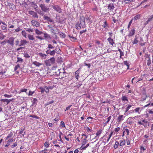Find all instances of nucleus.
I'll use <instances>...</instances> for the list:
<instances>
[{
	"instance_id": "32",
	"label": "nucleus",
	"mask_w": 153,
	"mask_h": 153,
	"mask_svg": "<svg viewBox=\"0 0 153 153\" xmlns=\"http://www.w3.org/2000/svg\"><path fill=\"white\" fill-rule=\"evenodd\" d=\"M102 26L105 29H107V27H108L106 21H105L104 22V24Z\"/></svg>"
},
{
	"instance_id": "8",
	"label": "nucleus",
	"mask_w": 153,
	"mask_h": 153,
	"mask_svg": "<svg viewBox=\"0 0 153 153\" xmlns=\"http://www.w3.org/2000/svg\"><path fill=\"white\" fill-rule=\"evenodd\" d=\"M28 42L26 40H22L20 42L19 46H24Z\"/></svg>"
},
{
	"instance_id": "51",
	"label": "nucleus",
	"mask_w": 153,
	"mask_h": 153,
	"mask_svg": "<svg viewBox=\"0 0 153 153\" xmlns=\"http://www.w3.org/2000/svg\"><path fill=\"white\" fill-rule=\"evenodd\" d=\"M49 144L47 142H46L45 143V144H44L45 146L47 148H48L49 147Z\"/></svg>"
},
{
	"instance_id": "15",
	"label": "nucleus",
	"mask_w": 153,
	"mask_h": 153,
	"mask_svg": "<svg viewBox=\"0 0 153 153\" xmlns=\"http://www.w3.org/2000/svg\"><path fill=\"white\" fill-rule=\"evenodd\" d=\"M107 40L110 45H111L112 46L113 45L114 42L112 39H111V37H109L108 39Z\"/></svg>"
},
{
	"instance_id": "45",
	"label": "nucleus",
	"mask_w": 153,
	"mask_h": 153,
	"mask_svg": "<svg viewBox=\"0 0 153 153\" xmlns=\"http://www.w3.org/2000/svg\"><path fill=\"white\" fill-rule=\"evenodd\" d=\"M124 64L127 67V69H128L129 68V65L128 62L127 61H125L124 62Z\"/></svg>"
},
{
	"instance_id": "52",
	"label": "nucleus",
	"mask_w": 153,
	"mask_h": 153,
	"mask_svg": "<svg viewBox=\"0 0 153 153\" xmlns=\"http://www.w3.org/2000/svg\"><path fill=\"white\" fill-rule=\"evenodd\" d=\"M68 36L70 38H71V39H75V40H76V37L73 36L72 35H68Z\"/></svg>"
},
{
	"instance_id": "62",
	"label": "nucleus",
	"mask_w": 153,
	"mask_h": 153,
	"mask_svg": "<svg viewBox=\"0 0 153 153\" xmlns=\"http://www.w3.org/2000/svg\"><path fill=\"white\" fill-rule=\"evenodd\" d=\"M18 143H17L16 142L15 143H14L13 145H11L10 146L12 148H14L17 145Z\"/></svg>"
},
{
	"instance_id": "34",
	"label": "nucleus",
	"mask_w": 153,
	"mask_h": 153,
	"mask_svg": "<svg viewBox=\"0 0 153 153\" xmlns=\"http://www.w3.org/2000/svg\"><path fill=\"white\" fill-rule=\"evenodd\" d=\"M59 35L60 37L62 38H65L66 36L65 34L64 33L62 32H61L59 34Z\"/></svg>"
},
{
	"instance_id": "28",
	"label": "nucleus",
	"mask_w": 153,
	"mask_h": 153,
	"mask_svg": "<svg viewBox=\"0 0 153 153\" xmlns=\"http://www.w3.org/2000/svg\"><path fill=\"white\" fill-rule=\"evenodd\" d=\"M87 141V140L86 139L83 138L82 140V145H85V144L86 143Z\"/></svg>"
},
{
	"instance_id": "35",
	"label": "nucleus",
	"mask_w": 153,
	"mask_h": 153,
	"mask_svg": "<svg viewBox=\"0 0 153 153\" xmlns=\"http://www.w3.org/2000/svg\"><path fill=\"white\" fill-rule=\"evenodd\" d=\"M39 89L40 90V91L42 93H44L45 91V88L44 86L43 88L40 87Z\"/></svg>"
},
{
	"instance_id": "39",
	"label": "nucleus",
	"mask_w": 153,
	"mask_h": 153,
	"mask_svg": "<svg viewBox=\"0 0 153 153\" xmlns=\"http://www.w3.org/2000/svg\"><path fill=\"white\" fill-rule=\"evenodd\" d=\"M5 37V36L0 32V40L3 39Z\"/></svg>"
},
{
	"instance_id": "29",
	"label": "nucleus",
	"mask_w": 153,
	"mask_h": 153,
	"mask_svg": "<svg viewBox=\"0 0 153 153\" xmlns=\"http://www.w3.org/2000/svg\"><path fill=\"white\" fill-rule=\"evenodd\" d=\"M48 27L50 29V31L51 32L54 34H56V33L55 32V30L53 29L52 27L51 26H48Z\"/></svg>"
},
{
	"instance_id": "58",
	"label": "nucleus",
	"mask_w": 153,
	"mask_h": 153,
	"mask_svg": "<svg viewBox=\"0 0 153 153\" xmlns=\"http://www.w3.org/2000/svg\"><path fill=\"white\" fill-rule=\"evenodd\" d=\"M21 30V29H20V28L19 27H18L15 30V31L16 32H18Z\"/></svg>"
},
{
	"instance_id": "2",
	"label": "nucleus",
	"mask_w": 153,
	"mask_h": 153,
	"mask_svg": "<svg viewBox=\"0 0 153 153\" xmlns=\"http://www.w3.org/2000/svg\"><path fill=\"white\" fill-rule=\"evenodd\" d=\"M79 23L82 28H85L86 27L85 22V18L83 16H80Z\"/></svg>"
},
{
	"instance_id": "42",
	"label": "nucleus",
	"mask_w": 153,
	"mask_h": 153,
	"mask_svg": "<svg viewBox=\"0 0 153 153\" xmlns=\"http://www.w3.org/2000/svg\"><path fill=\"white\" fill-rule=\"evenodd\" d=\"M153 19V17L152 15L151 16L150 18H149L147 21H146V24H148V22L151 21Z\"/></svg>"
},
{
	"instance_id": "11",
	"label": "nucleus",
	"mask_w": 153,
	"mask_h": 153,
	"mask_svg": "<svg viewBox=\"0 0 153 153\" xmlns=\"http://www.w3.org/2000/svg\"><path fill=\"white\" fill-rule=\"evenodd\" d=\"M1 28L4 30V32H6L7 30V25H1Z\"/></svg>"
},
{
	"instance_id": "27",
	"label": "nucleus",
	"mask_w": 153,
	"mask_h": 153,
	"mask_svg": "<svg viewBox=\"0 0 153 153\" xmlns=\"http://www.w3.org/2000/svg\"><path fill=\"white\" fill-rule=\"evenodd\" d=\"M119 142L117 141H116L115 142V143L114 146V149H117L118 148V146H119Z\"/></svg>"
},
{
	"instance_id": "4",
	"label": "nucleus",
	"mask_w": 153,
	"mask_h": 153,
	"mask_svg": "<svg viewBox=\"0 0 153 153\" xmlns=\"http://www.w3.org/2000/svg\"><path fill=\"white\" fill-rule=\"evenodd\" d=\"M57 49H55V50L51 51L50 49H48L47 50L46 52L47 54H50L51 56H54L55 55V53L56 52Z\"/></svg>"
},
{
	"instance_id": "24",
	"label": "nucleus",
	"mask_w": 153,
	"mask_h": 153,
	"mask_svg": "<svg viewBox=\"0 0 153 153\" xmlns=\"http://www.w3.org/2000/svg\"><path fill=\"white\" fill-rule=\"evenodd\" d=\"M44 37L45 39H50L51 38L50 36L47 33L44 34Z\"/></svg>"
},
{
	"instance_id": "5",
	"label": "nucleus",
	"mask_w": 153,
	"mask_h": 153,
	"mask_svg": "<svg viewBox=\"0 0 153 153\" xmlns=\"http://www.w3.org/2000/svg\"><path fill=\"white\" fill-rule=\"evenodd\" d=\"M67 73L64 70V69H62L59 75V78H62L65 77L66 76Z\"/></svg>"
},
{
	"instance_id": "44",
	"label": "nucleus",
	"mask_w": 153,
	"mask_h": 153,
	"mask_svg": "<svg viewBox=\"0 0 153 153\" xmlns=\"http://www.w3.org/2000/svg\"><path fill=\"white\" fill-rule=\"evenodd\" d=\"M49 61L52 63H54L55 61V58L54 57H52L49 60Z\"/></svg>"
},
{
	"instance_id": "36",
	"label": "nucleus",
	"mask_w": 153,
	"mask_h": 153,
	"mask_svg": "<svg viewBox=\"0 0 153 153\" xmlns=\"http://www.w3.org/2000/svg\"><path fill=\"white\" fill-rule=\"evenodd\" d=\"M33 17L34 18H38V16L37 13L36 12H34V13L32 15Z\"/></svg>"
},
{
	"instance_id": "23",
	"label": "nucleus",
	"mask_w": 153,
	"mask_h": 153,
	"mask_svg": "<svg viewBox=\"0 0 153 153\" xmlns=\"http://www.w3.org/2000/svg\"><path fill=\"white\" fill-rule=\"evenodd\" d=\"M89 143L87 144L85 146L84 145H82L80 147V149L81 150H85L86 149V148L89 146Z\"/></svg>"
},
{
	"instance_id": "47",
	"label": "nucleus",
	"mask_w": 153,
	"mask_h": 153,
	"mask_svg": "<svg viewBox=\"0 0 153 153\" xmlns=\"http://www.w3.org/2000/svg\"><path fill=\"white\" fill-rule=\"evenodd\" d=\"M8 23V27L9 28H13L14 27V26L13 25H11V24H10V22H9Z\"/></svg>"
},
{
	"instance_id": "54",
	"label": "nucleus",
	"mask_w": 153,
	"mask_h": 153,
	"mask_svg": "<svg viewBox=\"0 0 153 153\" xmlns=\"http://www.w3.org/2000/svg\"><path fill=\"white\" fill-rule=\"evenodd\" d=\"M4 96L5 97L8 98H10L12 96V95H8L7 94H4Z\"/></svg>"
},
{
	"instance_id": "50",
	"label": "nucleus",
	"mask_w": 153,
	"mask_h": 153,
	"mask_svg": "<svg viewBox=\"0 0 153 153\" xmlns=\"http://www.w3.org/2000/svg\"><path fill=\"white\" fill-rule=\"evenodd\" d=\"M24 56L25 58H29L30 56L27 53H24Z\"/></svg>"
},
{
	"instance_id": "40",
	"label": "nucleus",
	"mask_w": 153,
	"mask_h": 153,
	"mask_svg": "<svg viewBox=\"0 0 153 153\" xmlns=\"http://www.w3.org/2000/svg\"><path fill=\"white\" fill-rule=\"evenodd\" d=\"M133 22V19H132L131 21L129 22L128 26V29H129L131 25V24Z\"/></svg>"
},
{
	"instance_id": "41",
	"label": "nucleus",
	"mask_w": 153,
	"mask_h": 153,
	"mask_svg": "<svg viewBox=\"0 0 153 153\" xmlns=\"http://www.w3.org/2000/svg\"><path fill=\"white\" fill-rule=\"evenodd\" d=\"M140 14H138L137 15L134 16V20H136L140 18Z\"/></svg>"
},
{
	"instance_id": "60",
	"label": "nucleus",
	"mask_w": 153,
	"mask_h": 153,
	"mask_svg": "<svg viewBox=\"0 0 153 153\" xmlns=\"http://www.w3.org/2000/svg\"><path fill=\"white\" fill-rule=\"evenodd\" d=\"M60 125L62 126V128H64L65 127L64 123L63 121H61Z\"/></svg>"
},
{
	"instance_id": "12",
	"label": "nucleus",
	"mask_w": 153,
	"mask_h": 153,
	"mask_svg": "<svg viewBox=\"0 0 153 153\" xmlns=\"http://www.w3.org/2000/svg\"><path fill=\"white\" fill-rule=\"evenodd\" d=\"M134 119L131 117H129L127 120V123L131 125L132 124Z\"/></svg>"
},
{
	"instance_id": "46",
	"label": "nucleus",
	"mask_w": 153,
	"mask_h": 153,
	"mask_svg": "<svg viewBox=\"0 0 153 153\" xmlns=\"http://www.w3.org/2000/svg\"><path fill=\"white\" fill-rule=\"evenodd\" d=\"M35 93V91H29V93L28 94V96H32L33 94Z\"/></svg>"
},
{
	"instance_id": "43",
	"label": "nucleus",
	"mask_w": 153,
	"mask_h": 153,
	"mask_svg": "<svg viewBox=\"0 0 153 153\" xmlns=\"http://www.w3.org/2000/svg\"><path fill=\"white\" fill-rule=\"evenodd\" d=\"M101 132L102 130H99L96 133V134L97 135V136L95 137H96L97 136L100 135Z\"/></svg>"
},
{
	"instance_id": "37",
	"label": "nucleus",
	"mask_w": 153,
	"mask_h": 153,
	"mask_svg": "<svg viewBox=\"0 0 153 153\" xmlns=\"http://www.w3.org/2000/svg\"><path fill=\"white\" fill-rule=\"evenodd\" d=\"M62 69H58L55 72L56 74L57 75L59 76L60 74L61 71Z\"/></svg>"
},
{
	"instance_id": "57",
	"label": "nucleus",
	"mask_w": 153,
	"mask_h": 153,
	"mask_svg": "<svg viewBox=\"0 0 153 153\" xmlns=\"http://www.w3.org/2000/svg\"><path fill=\"white\" fill-rule=\"evenodd\" d=\"M13 138H11L8 140L7 141L8 142H9L10 143H12V142L13 141Z\"/></svg>"
},
{
	"instance_id": "63",
	"label": "nucleus",
	"mask_w": 153,
	"mask_h": 153,
	"mask_svg": "<svg viewBox=\"0 0 153 153\" xmlns=\"http://www.w3.org/2000/svg\"><path fill=\"white\" fill-rule=\"evenodd\" d=\"M53 100L49 102H47V103H46L45 104V105H50L51 104H52L53 102Z\"/></svg>"
},
{
	"instance_id": "17",
	"label": "nucleus",
	"mask_w": 153,
	"mask_h": 153,
	"mask_svg": "<svg viewBox=\"0 0 153 153\" xmlns=\"http://www.w3.org/2000/svg\"><path fill=\"white\" fill-rule=\"evenodd\" d=\"M134 34V28H132V29L129 31V33L128 36L129 37L132 36Z\"/></svg>"
},
{
	"instance_id": "30",
	"label": "nucleus",
	"mask_w": 153,
	"mask_h": 153,
	"mask_svg": "<svg viewBox=\"0 0 153 153\" xmlns=\"http://www.w3.org/2000/svg\"><path fill=\"white\" fill-rule=\"evenodd\" d=\"M27 89H25V88L22 89H21L19 91V93H20L21 92H25L27 94Z\"/></svg>"
},
{
	"instance_id": "48",
	"label": "nucleus",
	"mask_w": 153,
	"mask_h": 153,
	"mask_svg": "<svg viewBox=\"0 0 153 153\" xmlns=\"http://www.w3.org/2000/svg\"><path fill=\"white\" fill-rule=\"evenodd\" d=\"M29 117H32L34 118H36L37 119H39V117H37V116H36V115H30Z\"/></svg>"
},
{
	"instance_id": "21",
	"label": "nucleus",
	"mask_w": 153,
	"mask_h": 153,
	"mask_svg": "<svg viewBox=\"0 0 153 153\" xmlns=\"http://www.w3.org/2000/svg\"><path fill=\"white\" fill-rule=\"evenodd\" d=\"M124 116L123 115H120L117 119V120L118 122L121 121L123 119Z\"/></svg>"
},
{
	"instance_id": "18",
	"label": "nucleus",
	"mask_w": 153,
	"mask_h": 153,
	"mask_svg": "<svg viewBox=\"0 0 153 153\" xmlns=\"http://www.w3.org/2000/svg\"><path fill=\"white\" fill-rule=\"evenodd\" d=\"M33 64L36 65L37 67H39L40 66L42 65V64L39 63L37 61H34L33 62Z\"/></svg>"
},
{
	"instance_id": "59",
	"label": "nucleus",
	"mask_w": 153,
	"mask_h": 153,
	"mask_svg": "<svg viewBox=\"0 0 153 153\" xmlns=\"http://www.w3.org/2000/svg\"><path fill=\"white\" fill-rule=\"evenodd\" d=\"M151 64V61L150 59L149 58V59L147 60V65L148 66H149Z\"/></svg>"
},
{
	"instance_id": "31",
	"label": "nucleus",
	"mask_w": 153,
	"mask_h": 153,
	"mask_svg": "<svg viewBox=\"0 0 153 153\" xmlns=\"http://www.w3.org/2000/svg\"><path fill=\"white\" fill-rule=\"evenodd\" d=\"M13 133L12 132H10L7 135V137L5 138L6 140H8V139L11 137L13 135Z\"/></svg>"
},
{
	"instance_id": "56",
	"label": "nucleus",
	"mask_w": 153,
	"mask_h": 153,
	"mask_svg": "<svg viewBox=\"0 0 153 153\" xmlns=\"http://www.w3.org/2000/svg\"><path fill=\"white\" fill-rule=\"evenodd\" d=\"M17 62H21L23 61V60L21 58L18 57L17 58Z\"/></svg>"
},
{
	"instance_id": "26",
	"label": "nucleus",
	"mask_w": 153,
	"mask_h": 153,
	"mask_svg": "<svg viewBox=\"0 0 153 153\" xmlns=\"http://www.w3.org/2000/svg\"><path fill=\"white\" fill-rule=\"evenodd\" d=\"M37 100L36 98H34L32 101L33 105H36V104Z\"/></svg>"
},
{
	"instance_id": "20",
	"label": "nucleus",
	"mask_w": 153,
	"mask_h": 153,
	"mask_svg": "<svg viewBox=\"0 0 153 153\" xmlns=\"http://www.w3.org/2000/svg\"><path fill=\"white\" fill-rule=\"evenodd\" d=\"M79 69H78L76 72L75 74V77L77 79L79 77Z\"/></svg>"
},
{
	"instance_id": "38",
	"label": "nucleus",
	"mask_w": 153,
	"mask_h": 153,
	"mask_svg": "<svg viewBox=\"0 0 153 153\" xmlns=\"http://www.w3.org/2000/svg\"><path fill=\"white\" fill-rule=\"evenodd\" d=\"M135 111L136 112H137L139 114H140L141 111V110H140V108H136L135 109Z\"/></svg>"
},
{
	"instance_id": "1",
	"label": "nucleus",
	"mask_w": 153,
	"mask_h": 153,
	"mask_svg": "<svg viewBox=\"0 0 153 153\" xmlns=\"http://www.w3.org/2000/svg\"><path fill=\"white\" fill-rule=\"evenodd\" d=\"M41 9L44 12H48L50 10L48 7L46 5L44 4H41L39 5Z\"/></svg>"
},
{
	"instance_id": "14",
	"label": "nucleus",
	"mask_w": 153,
	"mask_h": 153,
	"mask_svg": "<svg viewBox=\"0 0 153 153\" xmlns=\"http://www.w3.org/2000/svg\"><path fill=\"white\" fill-rule=\"evenodd\" d=\"M7 5L9 6L10 9H13L15 7V6L13 4L10 3H7Z\"/></svg>"
},
{
	"instance_id": "10",
	"label": "nucleus",
	"mask_w": 153,
	"mask_h": 153,
	"mask_svg": "<svg viewBox=\"0 0 153 153\" xmlns=\"http://www.w3.org/2000/svg\"><path fill=\"white\" fill-rule=\"evenodd\" d=\"M108 9L111 11H112L114 8V4L112 3L109 4L108 5Z\"/></svg>"
},
{
	"instance_id": "25",
	"label": "nucleus",
	"mask_w": 153,
	"mask_h": 153,
	"mask_svg": "<svg viewBox=\"0 0 153 153\" xmlns=\"http://www.w3.org/2000/svg\"><path fill=\"white\" fill-rule=\"evenodd\" d=\"M126 143L124 139L121 140H120V146H122L123 145L125 144Z\"/></svg>"
},
{
	"instance_id": "33",
	"label": "nucleus",
	"mask_w": 153,
	"mask_h": 153,
	"mask_svg": "<svg viewBox=\"0 0 153 153\" xmlns=\"http://www.w3.org/2000/svg\"><path fill=\"white\" fill-rule=\"evenodd\" d=\"M35 33L36 34L39 35H41L43 33L42 32L39 31L37 29H36Z\"/></svg>"
},
{
	"instance_id": "19",
	"label": "nucleus",
	"mask_w": 153,
	"mask_h": 153,
	"mask_svg": "<svg viewBox=\"0 0 153 153\" xmlns=\"http://www.w3.org/2000/svg\"><path fill=\"white\" fill-rule=\"evenodd\" d=\"M129 131L128 129H124V131L123 132V136L125 135H128V134Z\"/></svg>"
},
{
	"instance_id": "53",
	"label": "nucleus",
	"mask_w": 153,
	"mask_h": 153,
	"mask_svg": "<svg viewBox=\"0 0 153 153\" xmlns=\"http://www.w3.org/2000/svg\"><path fill=\"white\" fill-rule=\"evenodd\" d=\"M0 101L1 102H7V101H8V99H1L0 100Z\"/></svg>"
},
{
	"instance_id": "49",
	"label": "nucleus",
	"mask_w": 153,
	"mask_h": 153,
	"mask_svg": "<svg viewBox=\"0 0 153 153\" xmlns=\"http://www.w3.org/2000/svg\"><path fill=\"white\" fill-rule=\"evenodd\" d=\"M54 48V47L52 45L50 44H49L48 45V48L50 49H53Z\"/></svg>"
},
{
	"instance_id": "3",
	"label": "nucleus",
	"mask_w": 153,
	"mask_h": 153,
	"mask_svg": "<svg viewBox=\"0 0 153 153\" xmlns=\"http://www.w3.org/2000/svg\"><path fill=\"white\" fill-rule=\"evenodd\" d=\"M51 7L55 11H56L59 13H61L62 12V9L58 5H51Z\"/></svg>"
},
{
	"instance_id": "61",
	"label": "nucleus",
	"mask_w": 153,
	"mask_h": 153,
	"mask_svg": "<svg viewBox=\"0 0 153 153\" xmlns=\"http://www.w3.org/2000/svg\"><path fill=\"white\" fill-rule=\"evenodd\" d=\"M131 107V105H128L126 108V112H127Z\"/></svg>"
},
{
	"instance_id": "7",
	"label": "nucleus",
	"mask_w": 153,
	"mask_h": 153,
	"mask_svg": "<svg viewBox=\"0 0 153 153\" xmlns=\"http://www.w3.org/2000/svg\"><path fill=\"white\" fill-rule=\"evenodd\" d=\"M15 38L14 37H11L7 41V42L13 46L14 45V40Z\"/></svg>"
},
{
	"instance_id": "22",
	"label": "nucleus",
	"mask_w": 153,
	"mask_h": 153,
	"mask_svg": "<svg viewBox=\"0 0 153 153\" xmlns=\"http://www.w3.org/2000/svg\"><path fill=\"white\" fill-rule=\"evenodd\" d=\"M27 37L30 40H34L35 39V38L33 35L30 34L28 35Z\"/></svg>"
},
{
	"instance_id": "13",
	"label": "nucleus",
	"mask_w": 153,
	"mask_h": 153,
	"mask_svg": "<svg viewBox=\"0 0 153 153\" xmlns=\"http://www.w3.org/2000/svg\"><path fill=\"white\" fill-rule=\"evenodd\" d=\"M38 55L42 59H45L47 55L44 53H39Z\"/></svg>"
},
{
	"instance_id": "64",
	"label": "nucleus",
	"mask_w": 153,
	"mask_h": 153,
	"mask_svg": "<svg viewBox=\"0 0 153 153\" xmlns=\"http://www.w3.org/2000/svg\"><path fill=\"white\" fill-rule=\"evenodd\" d=\"M19 67H20L19 65V64H18L15 67L14 70L15 71H16L18 69V68Z\"/></svg>"
},
{
	"instance_id": "55",
	"label": "nucleus",
	"mask_w": 153,
	"mask_h": 153,
	"mask_svg": "<svg viewBox=\"0 0 153 153\" xmlns=\"http://www.w3.org/2000/svg\"><path fill=\"white\" fill-rule=\"evenodd\" d=\"M22 34L24 36L26 37V33L25 30H23L22 32Z\"/></svg>"
},
{
	"instance_id": "9",
	"label": "nucleus",
	"mask_w": 153,
	"mask_h": 153,
	"mask_svg": "<svg viewBox=\"0 0 153 153\" xmlns=\"http://www.w3.org/2000/svg\"><path fill=\"white\" fill-rule=\"evenodd\" d=\"M44 20H47L51 22H53V19H51V18L46 16L44 15L43 17Z\"/></svg>"
},
{
	"instance_id": "16",
	"label": "nucleus",
	"mask_w": 153,
	"mask_h": 153,
	"mask_svg": "<svg viewBox=\"0 0 153 153\" xmlns=\"http://www.w3.org/2000/svg\"><path fill=\"white\" fill-rule=\"evenodd\" d=\"M76 28V29L78 30H79L80 29L81 26L79 23V22H77L75 25Z\"/></svg>"
},
{
	"instance_id": "6",
	"label": "nucleus",
	"mask_w": 153,
	"mask_h": 153,
	"mask_svg": "<svg viewBox=\"0 0 153 153\" xmlns=\"http://www.w3.org/2000/svg\"><path fill=\"white\" fill-rule=\"evenodd\" d=\"M31 23L33 26H35L36 27H39L40 26L39 23L35 20H32L31 21Z\"/></svg>"
}]
</instances>
